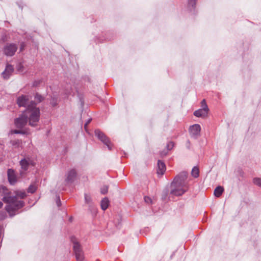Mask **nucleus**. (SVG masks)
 I'll return each mask as SVG.
<instances>
[{
	"label": "nucleus",
	"mask_w": 261,
	"mask_h": 261,
	"mask_svg": "<svg viewBox=\"0 0 261 261\" xmlns=\"http://www.w3.org/2000/svg\"><path fill=\"white\" fill-rule=\"evenodd\" d=\"M20 165L21 166L20 175L22 176L30 166H34L35 162L32 159L27 157L20 161Z\"/></svg>",
	"instance_id": "obj_5"
},
{
	"label": "nucleus",
	"mask_w": 261,
	"mask_h": 261,
	"mask_svg": "<svg viewBox=\"0 0 261 261\" xmlns=\"http://www.w3.org/2000/svg\"><path fill=\"white\" fill-rule=\"evenodd\" d=\"M66 94H71V92H67Z\"/></svg>",
	"instance_id": "obj_34"
},
{
	"label": "nucleus",
	"mask_w": 261,
	"mask_h": 261,
	"mask_svg": "<svg viewBox=\"0 0 261 261\" xmlns=\"http://www.w3.org/2000/svg\"><path fill=\"white\" fill-rule=\"evenodd\" d=\"M17 49V46L14 43L6 44L4 48L3 51L5 55L7 56H13Z\"/></svg>",
	"instance_id": "obj_9"
},
{
	"label": "nucleus",
	"mask_w": 261,
	"mask_h": 261,
	"mask_svg": "<svg viewBox=\"0 0 261 261\" xmlns=\"http://www.w3.org/2000/svg\"><path fill=\"white\" fill-rule=\"evenodd\" d=\"M37 188V186L35 184H32L28 188V192L33 193L36 191Z\"/></svg>",
	"instance_id": "obj_17"
},
{
	"label": "nucleus",
	"mask_w": 261,
	"mask_h": 261,
	"mask_svg": "<svg viewBox=\"0 0 261 261\" xmlns=\"http://www.w3.org/2000/svg\"><path fill=\"white\" fill-rule=\"evenodd\" d=\"M26 196L25 191H17L15 192V195L8 194L3 198V201L8 204L6 206V210L10 216L15 215L16 212L24 206V202L18 200V198L23 199Z\"/></svg>",
	"instance_id": "obj_2"
},
{
	"label": "nucleus",
	"mask_w": 261,
	"mask_h": 261,
	"mask_svg": "<svg viewBox=\"0 0 261 261\" xmlns=\"http://www.w3.org/2000/svg\"><path fill=\"white\" fill-rule=\"evenodd\" d=\"M3 203L2 202L0 201V208L3 206Z\"/></svg>",
	"instance_id": "obj_33"
},
{
	"label": "nucleus",
	"mask_w": 261,
	"mask_h": 261,
	"mask_svg": "<svg viewBox=\"0 0 261 261\" xmlns=\"http://www.w3.org/2000/svg\"><path fill=\"white\" fill-rule=\"evenodd\" d=\"M253 183L257 186L261 187V179L259 178H254Z\"/></svg>",
	"instance_id": "obj_20"
},
{
	"label": "nucleus",
	"mask_w": 261,
	"mask_h": 261,
	"mask_svg": "<svg viewBox=\"0 0 261 261\" xmlns=\"http://www.w3.org/2000/svg\"><path fill=\"white\" fill-rule=\"evenodd\" d=\"M224 191V189L221 186L217 187L214 190V195L217 197H219Z\"/></svg>",
	"instance_id": "obj_16"
},
{
	"label": "nucleus",
	"mask_w": 261,
	"mask_h": 261,
	"mask_svg": "<svg viewBox=\"0 0 261 261\" xmlns=\"http://www.w3.org/2000/svg\"><path fill=\"white\" fill-rule=\"evenodd\" d=\"M144 200H145V202L148 204L151 203V201H152L151 199L149 197H148V196H145L144 197Z\"/></svg>",
	"instance_id": "obj_27"
},
{
	"label": "nucleus",
	"mask_w": 261,
	"mask_h": 261,
	"mask_svg": "<svg viewBox=\"0 0 261 261\" xmlns=\"http://www.w3.org/2000/svg\"><path fill=\"white\" fill-rule=\"evenodd\" d=\"M17 143H19V141H16V144H17Z\"/></svg>",
	"instance_id": "obj_35"
},
{
	"label": "nucleus",
	"mask_w": 261,
	"mask_h": 261,
	"mask_svg": "<svg viewBox=\"0 0 261 261\" xmlns=\"http://www.w3.org/2000/svg\"><path fill=\"white\" fill-rule=\"evenodd\" d=\"M56 202H57V204L58 207L61 206V201H60V197L59 196L58 197H57V201H56Z\"/></svg>",
	"instance_id": "obj_28"
},
{
	"label": "nucleus",
	"mask_w": 261,
	"mask_h": 261,
	"mask_svg": "<svg viewBox=\"0 0 261 261\" xmlns=\"http://www.w3.org/2000/svg\"><path fill=\"white\" fill-rule=\"evenodd\" d=\"M201 127L199 124H195L191 126L189 128V132L191 137L197 138L200 136Z\"/></svg>",
	"instance_id": "obj_10"
},
{
	"label": "nucleus",
	"mask_w": 261,
	"mask_h": 261,
	"mask_svg": "<svg viewBox=\"0 0 261 261\" xmlns=\"http://www.w3.org/2000/svg\"><path fill=\"white\" fill-rule=\"evenodd\" d=\"M90 121H91V119H89V120L88 121V122L85 124V128H86V127H87V125H88V124L90 122Z\"/></svg>",
	"instance_id": "obj_30"
},
{
	"label": "nucleus",
	"mask_w": 261,
	"mask_h": 261,
	"mask_svg": "<svg viewBox=\"0 0 261 261\" xmlns=\"http://www.w3.org/2000/svg\"><path fill=\"white\" fill-rule=\"evenodd\" d=\"M108 187L107 186H104L101 189V193L103 194H105L108 192Z\"/></svg>",
	"instance_id": "obj_25"
},
{
	"label": "nucleus",
	"mask_w": 261,
	"mask_h": 261,
	"mask_svg": "<svg viewBox=\"0 0 261 261\" xmlns=\"http://www.w3.org/2000/svg\"><path fill=\"white\" fill-rule=\"evenodd\" d=\"M23 48H24V45H23V44H22L21 45L20 50H23Z\"/></svg>",
	"instance_id": "obj_32"
},
{
	"label": "nucleus",
	"mask_w": 261,
	"mask_h": 261,
	"mask_svg": "<svg viewBox=\"0 0 261 261\" xmlns=\"http://www.w3.org/2000/svg\"><path fill=\"white\" fill-rule=\"evenodd\" d=\"M71 241L73 244V250L77 261H83L84 258V254L77 239L74 237H72Z\"/></svg>",
	"instance_id": "obj_4"
},
{
	"label": "nucleus",
	"mask_w": 261,
	"mask_h": 261,
	"mask_svg": "<svg viewBox=\"0 0 261 261\" xmlns=\"http://www.w3.org/2000/svg\"><path fill=\"white\" fill-rule=\"evenodd\" d=\"M174 146V143L173 142H169L167 145V148L168 150L171 149Z\"/></svg>",
	"instance_id": "obj_26"
},
{
	"label": "nucleus",
	"mask_w": 261,
	"mask_h": 261,
	"mask_svg": "<svg viewBox=\"0 0 261 261\" xmlns=\"http://www.w3.org/2000/svg\"><path fill=\"white\" fill-rule=\"evenodd\" d=\"M95 135L104 144L107 146L110 150L112 149V144L111 143L110 139L106 135L99 129H96L95 130Z\"/></svg>",
	"instance_id": "obj_6"
},
{
	"label": "nucleus",
	"mask_w": 261,
	"mask_h": 261,
	"mask_svg": "<svg viewBox=\"0 0 261 261\" xmlns=\"http://www.w3.org/2000/svg\"><path fill=\"white\" fill-rule=\"evenodd\" d=\"M17 103L19 107H26L28 108L29 105L33 103L34 106L36 107V103L33 101H30L29 95H22L17 98Z\"/></svg>",
	"instance_id": "obj_8"
},
{
	"label": "nucleus",
	"mask_w": 261,
	"mask_h": 261,
	"mask_svg": "<svg viewBox=\"0 0 261 261\" xmlns=\"http://www.w3.org/2000/svg\"><path fill=\"white\" fill-rule=\"evenodd\" d=\"M40 114L39 109L35 107L32 103L29 105L19 117L15 119V125L16 127L22 128L27 124L28 121L31 126H35L39 120Z\"/></svg>",
	"instance_id": "obj_1"
},
{
	"label": "nucleus",
	"mask_w": 261,
	"mask_h": 261,
	"mask_svg": "<svg viewBox=\"0 0 261 261\" xmlns=\"http://www.w3.org/2000/svg\"><path fill=\"white\" fill-rule=\"evenodd\" d=\"M188 173L182 172L177 175L171 185L170 197L180 196L188 191L189 185L187 180Z\"/></svg>",
	"instance_id": "obj_3"
},
{
	"label": "nucleus",
	"mask_w": 261,
	"mask_h": 261,
	"mask_svg": "<svg viewBox=\"0 0 261 261\" xmlns=\"http://www.w3.org/2000/svg\"><path fill=\"white\" fill-rule=\"evenodd\" d=\"M199 169L196 167H194L192 170L191 174L193 177L196 178L199 176Z\"/></svg>",
	"instance_id": "obj_18"
},
{
	"label": "nucleus",
	"mask_w": 261,
	"mask_h": 261,
	"mask_svg": "<svg viewBox=\"0 0 261 261\" xmlns=\"http://www.w3.org/2000/svg\"><path fill=\"white\" fill-rule=\"evenodd\" d=\"M6 213L5 212H0V220H4L6 217Z\"/></svg>",
	"instance_id": "obj_23"
},
{
	"label": "nucleus",
	"mask_w": 261,
	"mask_h": 261,
	"mask_svg": "<svg viewBox=\"0 0 261 261\" xmlns=\"http://www.w3.org/2000/svg\"><path fill=\"white\" fill-rule=\"evenodd\" d=\"M76 175V172L75 170L72 169L68 173L67 180L68 182H72L74 178H75Z\"/></svg>",
	"instance_id": "obj_14"
},
{
	"label": "nucleus",
	"mask_w": 261,
	"mask_h": 261,
	"mask_svg": "<svg viewBox=\"0 0 261 261\" xmlns=\"http://www.w3.org/2000/svg\"><path fill=\"white\" fill-rule=\"evenodd\" d=\"M196 0H189V5L192 7H194L196 5Z\"/></svg>",
	"instance_id": "obj_24"
},
{
	"label": "nucleus",
	"mask_w": 261,
	"mask_h": 261,
	"mask_svg": "<svg viewBox=\"0 0 261 261\" xmlns=\"http://www.w3.org/2000/svg\"><path fill=\"white\" fill-rule=\"evenodd\" d=\"M14 71L12 65L7 64L5 71L3 72L2 75L4 79H8Z\"/></svg>",
	"instance_id": "obj_12"
},
{
	"label": "nucleus",
	"mask_w": 261,
	"mask_h": 261,
	"mask_svg": "<svg viewBox=\"0 0 261 261\" xmlns=\"http://www.w3.org/2000/svg\"><path fill=\"white\" fill-rule=\"evenodd\" d=\"M201 109L194 112V115L197 117H205L207 116L209 109L206 103L205 99H203L201 102Z\"/></svg>",
	"instance_id": "obj_7"
},
{
	"label": "nucleus",
	"mask_w": 261,
	"mask_h": 261,
	"mask_svg": "<svg viewBox=\"0 0 261 261\" xmlns=\"http://www.w3.org/2000/svg\"><path fill=\"white\" fill-rule=\"evenodd\" d=\"M54 99H53V102H51L52 103V105L53 106H55L57 105V102L56 101V102H54Z\"/></svg>",
	"instance_id": "obj_31"
},
{
	"label": "nucleus",
	"mask_w": 261,
	"mask_h": 261,
	"mask_svg": "<svg viewBox=\"0 0 261 261\" xmlns=\"http://www.w3.org/2000/svg\"><path fill=\"white\" fill-rule=\"evenodd\" d=\"M43 99V97L38 94H36L35 96V100L36 101V102L35 101H34L36 104L37 103H39V102H40L41 101H42Z\"/></svg>",
	"instance_id": "obj_19"
},
{
	"label": "nucleus",
	"mask_w": 261,
	"mask_h": 261,
	"mask_svg": "<svg viewBox=\"0 0 261 261\" xmlns=\"http://www.w3.org/2000/svg\"><path fill=\"white\" fill-rule=\"evenodd\" d=\"M109 200L108 198L105 197L101 201L100 206L102 210L105 211L107 209L109 205Z\"/></svg>",
	"instance_id": "obj_15"
},
{
	"label": "nucleus",
	"mask_w": 261,
	"mask_h": 261,
	"mask_svg": "<svg viewBox=\"0 0 261 261\" xmlns=\"http://www.w3.org/2000/svg\"><path fill=\"white\" fill-rule=\"evenodd\" d=\"M85 199L86 203H87V204H90L91 202V197L87 194H85Z\"/></svg>",
	"instance_id": "obj_21"
},
{
	"label": "nucleus",
	"mask_w": 261,
	"mask_h": 261,
	"mask_svg": "<svg viewBox=\"0 0 261 261\" xmlns=\"http://www.w3.org/2000/svg\"><path fill=\"white\" fill-rule=\"evenodd\" d=\"M15 142V141H13L12 142H13V143H13V145H14V142Z\"/></svg>",
	"instance_id": "obj_36"
},
{
	"label": "nucleus",
	"mask_w": 261,
	"mask_h": 261,
	"mask_svg": "<svg viewBox=\"0 0 261 261\" xmlns=\"http://www.w3.org/2000/svg\"><path fill=\"white\" fill-rule=\"evenodd\" d=\"M8 177L10 183L11 185L15 184L17 181V177L14 171L12 169H8Z\"/></svg>",
	"instance_id": "obj_11"
},
{
	"label": "nucleus",
	"mask_w": 261,
	"mask_h": 261,
	"mask_svg": "<svg viewBox=\"0 0 261 261\" xmlns=\"http://www.w3.org/2000/svg\"><path fill=\"white\" fill-rule=\"evenodd\" d=\"M166 171V166L164 162L160 160L158 161L157 174L159 175H163Z\"/></svg>",
	"instance_id": "obj_13"
},
{
	"label": "nucleus",
	"mask_w": 261,
	"mask_h": 261,
	"mask_svg": "<svg viewBox=\"0 0 261 261\" xmlns=\"http://www.w3.org/2000/svg\"><path fill=\"white\" fill-rule=\"evenodd\" d=\"M11 134H24V132L21 130H17V129H12L10 132Z\"/></svg>",
	"instance_id": "obj_22"
},
{
	"label": "nucleus",
	"mask_w": 261,
	"mask_h": 261,
	"mask_svg": "<svg viewBox=\"0 0 261 261\" xmlns=\"http://www.w3.org/2000/svg\"><path fill=\"white\" fill-rule=\"evenodd\" d=\"M22 68V65L20 64L19 65H18V70L20 71H23V70L21 69V68Z\"/></svg>",
	"instance_id": "obj_29"
}]
</instances>
